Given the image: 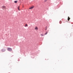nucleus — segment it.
Wrapping results in <instances>:
<instances>
[{
	"label": "nucleus",
	"instance_id": "obj_9",
	"mask_svg": "<svg viewBox=\"0 0 73 73\" xmlns=\"http://www.w3.org/2000/svg\"><path fill=\"white\" fill-rule=\"evenodd\" d=\"M40 36H44V35H43L42 34H41Z\"/></svg>",
	"mask_w": 73,
	"mask_h": 73
},
{
	"label": "nucleus",
	"instance_id": "obj_4",
	"mask_svg": "<svg viewBox=\"0 0 73 73\" xmlns=\"http://www.w3.org/2000/svg\"><path fill=\"white\" fill-rule=\"evenodd\" d=\"M34 8V6H32L30 8H29V9H33V8Z\"/></svg>",
	"mask_w": 73,
	"mask_h": 73
},
{
	"label": "nucleus",
	"instance_id": "obj_6",
	"mask_svg": "<svg viewBox=\"0 0 73 73\" xmlns=\"http://www.w3.org/2000/svg\"><path fill=\"white\" fill-rule=\"evenodd\" d=\"M35 30H37L38 29V28L37 27H36L35 28Z\"/></svg>",
	"mask_w": 73,
	"mask_h": 73
},
{
	"label": "nucleus",
	"instance_id": "obj_1",
	"mask_svg": "<svg viewBox=\"0 0 73 73\" xmlns=\"http://www.w3.org/2000/svg\"><path fill=\"white\" fill-rule=\"evenodd\" d=\"M1 8H2V9H3V10L4 9H7V7H6V6H4V5L2 6L1 7Z\"/></svg>",
	"mask_w": 73,
	"mask_h": 73
},
{
	"label": "nucleus",
	"instance_id": "obj_5",
	"mask_svg": "<svg viewBox=\"0 0 73 73\" xmlns=\"http://www.w3.org/2000/svg\"><path fill=\"white\" fill-rule=\"evenodd\" d=\"M70 19V18L69 17H68V21H69Z\"/></svg>",
	"mask_w": 73,
	"mask_h": 73
},
{
	"label": "nucleus",
	"instance_id": "obj_3",
	"mask_svg": "<svg viewBox=\"0 0 73 73\" xmlns=\"http://www.w3.org/2000/svg\"><path fill=\"white\" fill-rule=\"evenodd\" d=\"M2 52H5V49H2L1 50Z\"/></svg>",
	"mask_w": 73,
	"mask_h": 73
},
{
	"label": "nucleus",
	"instance_id": "obj_11",
	"mask_svg": "<svg viewBox=\"0 0 73 73\" xmlns=\"http://www.w3.org/2000/svg\"><path fill=\"white\" fill-rule=\"evenodd\" d=\"M47 33H48V32H46V33L45 34V35H47Z\"/></svg>",
	"mask_w": 73,
	"mask_h": 73
},
{
	"label": "nucleus",
	"instance_id": "obj_8",
	"mask_svg": "<svg viewBox=\"0 0 73 73\" xmlns=\"http://www.w3.org/2000/svg\"><path fill=\"white\" fill-rule=\"evenodd\" d=\"M14 3H17V1H14Z\"/></svg>",
	"mask_w": 73,
	"mask_h": 73
},
{
	"label": "nucleus",
	"instance_id": "obj_7",
	"mask_svg": "<svg viewBox=\"0 0 73 73\" xmlns=\"http://www.w3.org/2000/svg\"><path fill=\"white\" fill-rule=\"evenodd\" d=\"M18 10H19V11H20V6H19L18 7Z\"/></svg>",
	"mask_w": 73,
	"mask_h": 73
},
{
	"label": "nucleus",
	"instance_id": "obj_12",
	"mask_svg": "<svg viewBox=\"0 0 73 73\" xmlns=\"http://www.w3.org/2000/svg\"><path fill=\"white\" fill-rule=\"evenodd\" d=\"M48 0H45V1H46Z\"/></svg>",
	"mask_w": 73,
	"mask_h": 73
},
{
	"label": "nucleus",
	"instance_id": "obj_2",
	"mask_svg": "<svg viewBox=\"0 0 73 73\" xmlns=\"http://www.w3.org/2000/svg\"><path fill=\"white\" fill-rule=\"evenodd\" d=\"M7 50H8V51H12V49L11 48H7Z\"/></svg>",
	"mask_w": 73,
	"mask_h": 73
},
{
	"label": "nucleus",
	"instance_id": "obj_10",
	"mask_svg": "<svg viewBox=\"0 0 73 73\" xmlns=\"http://www.w3.org/2000/svg\"><path fill=\"white\" fill-rule=\"evenodd\" d=\"M28 27V25L27 24H26V25L25 26V27Z\"/></svg>",
	"mask_w": 73,
	"mask_h": 73
}]
</instances>
